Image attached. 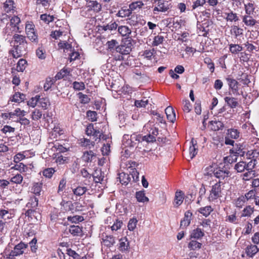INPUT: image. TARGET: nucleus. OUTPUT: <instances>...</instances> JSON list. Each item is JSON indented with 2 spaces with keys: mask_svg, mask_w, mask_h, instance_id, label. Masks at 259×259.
Listing matches in <instances>:
<instances>
[{
  "mask_svg": "<svg viewBox=\"0 0 259 259\" xmlns=\"http://www.w3.org/2000/svg\"><path fill=\"white\" fill-rule=\"evenodd\" d=\"M42 190V184L40 183H35L33 184L31 188V192L36 195H40Z\"/></svg>",
  "mask_w": 259,
  "mask_h": 259,
  "instance_id": "32",
  "label": "nucleus"
},
{
  "mask_svg": "<svg viewBox=\"0 0 259 259\" xmlns=\"http://www.w3.org/2000/svg\"><path fill=\"white\" fill-rule=\"evenodd\" d=\"M132 44L130 40H126L116 48V51L122 55H127L132 51Z\"/></svg>",
  "mask_w": 259,
  "mask_h": 259,
  "instance_id": "6",
  "label": "nucleus"
},
{
  "mask_svg": "<svg viewBox=\"0 0 259 259\" xmlns=\"http://www.w3.org/2000/svg\"><path fill=\"white\" fill-rule=\"evenodd\" d=\"M211 129L214 131H219L224 127V124L220 121H210Z\"/></svg>",
  "mask_w": 259,
  "mask_h": 259,
  "instance_id": "30",
  "label": "nucleus"
},
{
  "mask_svg": "<svg viewBox=\"0 0 259 259\" xmlns=\"http://www.w3.org/2000/svg\"><path fill=\"white\" fill-rule=\"evenodd\" d=\"M118 42L115 39H112L111 40L108 41L106 43L107 49L112 51L114 49L116 50V48L117 47Z\"/></svg>",
  "mask_w": 259,
  "mask_h": 259,
  "instance_id": "46",
  "label": "nucleus"
},
{
  "mask_svg": "<svg viewBox=\"0 0 259 259\" xmlns=\"http://www.w3.org/2000/svg\"><path fill=\"white\" fill-rule=\"evenodd\" d=\"M23 177L21 174H17L11 178L10 182L14 184H20L22 182Z\"/></svg>",
  "mask_w": 259,
  "mask_h": 259,
  "instance_id": "48",
  "label": "nucleus"
},
{
  "mask_svg": "<svg viewBox=\"0 0 259 259\" xmlns=\"http://www.w3.org/2000/svg\"><path fill=\"white\" fill-rule=\"evenodd\" d=\"M25 99V95L19 92L16 93L13 96L12 101L15 102H20L24 101Z\"/></svg>",
  "mask_w": 259,
  "mask_h": 259,
  "instance_id": "41",
  "label": "nucleus"
},
{
  "mask_svg": "<svg viewBox=\"0 0 259 259\" xmlns=\"http://www.w3.org/2000/svg\"><path fill=\"white\" fill-rule=\"evenodd\" d=\"M247 171L243 174V179L244 181H248L255 176V172L254 170H246Z\"/></svg>",
  "mask_w": 259,
  "mask_h": 259,
  "instance_id": "49",
  "label": "nucleus"
},
{
  "mask_svg": "<svg viewBox=\"0 0 259 259\" xmlns=\"http://www.w3.org/2000/svg\"><path fill=\"white\" fill-rule=\"evenodd\" d=\"M224 100L227 105L231 108H235L238 105V102L236 98L231 97H226Z\"/></svg>",
  "mask_w": 259,
  "mask_h": 259,
  "instance_id": "20",
  "label": "nucleus"
},
{
  "mask_svg": "<svg viewBox=\"0 0 259 259\" xmlns=\"http://www.w3.org/2000/svg\"><path fill=\"white\" fill-rule=\"evenodd\" d=\"M145 127L147 128V131L149 134L154 136L156 137L158 134V128L154 127L153 125L151 124V123H148L145 125Z\"/></svg>",
  "mask_w": 259,
  "mask_h": 259,
  "instance_id": "29",
  "label": "nucleus"
},
{
  "mask_svg": "<svg viewBox=\"0 0 259 259\" xmlns=\"http://www.w3.org/2000/svg\"><path fill=\"white\" fill-rule=\"evenodd\" d=\"M96 158V155L93 151H85L82 156V160L87 162H91Z\"/></svg>",
  "mask_w": 259,
  "mask_h": 259,
  "instance_id": "14",
  "label": "nucleus"
},
{
  "mask_svg": "<svg viewBox=\"0 0 259 259\" xmlns=\"http://www.w3.org/2000/svg\"><path fill=\"white\" fill-rule=\"evenodd\" d=\"M28 38L32 41L37 42L38 37L35 31H30L26 33Z\"/></svg>",
  "mask_w": 259,
  "mask_h": 259,
  "instance_id": "55",
  "label": "nucleus"
},
{
  "mask_svg": "<svg viewBox=\"0 0 259 259\" xmlns=\"http://www.w3.org/2000/svg\"><path fill=\"white\" fill-rule=\"evenodd\" d=\"M222 189L221 187V182L217 183L212 185L211 190L210 191V194L208 197L209 201H213L220 197L222 196Z\"/></svg>",
  "mask_w": 259,
  "mask_h": 259,
  "instance_id": "3",
  "label": "nucleus"
},
{
  "mask_svg": "<svg viewBox=\"0 0 259 259\" xmlns=\"http://www.w3.org/2000/svg\"><path fill=\"white\" fill-rule=\"evenodd\" d=\"M201 243L198 242L196 240H191L188 244V247L191 250L199 249L201 247Z\"/></svg>",
  "mask_w": 259,
  "mask_h": 259,
  "instance_id": "40",
  "label": "nucleus"
},
{
  "mask_svg": "<svg viewBox=\"0 0 259 259\" xmlns=\"http://www.w3.org/2000/svg\"><path fill=\"white\" fill-rule=\"evenodd\" d=\"M190 143L191 144V145L190 146L189 149V157L190 159H192L197 154L198 149L197 142L194 141L193 139L191 140Z\"/></svg>",
  "mask_w": 259,
  "mask_h": 259,
  "instance_id": "9",
  "label": "nucleus"
},
{
  "mask_svg": "<svg viewBox=\"0 0 259 259\" xmlns=\"http://www.w3.org/2000/svg\"><path fill=\"white\" fill-rule=\"evenodd\" d=\"M42 116V112L39 110L35 109L31 114V118L34 120H38Z\"/></svg>",
  "mask_w": 259,
  "mask_h": 259,
  "instance_id": "57",
  "label": "nucleus"
},
{
  "mask_svg": "<svg viewBox=\"0 0 259 259\" xmlns=\"http://www.w3.org/2000/svg\"><path fill=\"white\" fill-rule=\"evenodd\" d=\"M37 206H38V199L36 198V197L31 198L29 200V201L26 204V207L28 208L34 209H35V211H36Z\"/></svg>",
  "mask_w": 259,
  "mask_h": 259,
  "instance_id": "34",
  "label": "nucleus"
},
{
  "mask_svg": "<svg viewBox=\"0 0 259 259\" xmlns=\"http://www.w3.org/2000/svg\"><path fill=\"white\" fill-rule=\"evenodd\" d=\"M85 8L87 9V11L82 10L80 12V15L85 17H90V14L89 13L91 11L95 13H98L101 10V5L96 1H90L86 5Z\"/></svg>",
  "mask_w": 259,
  "mask_h": 259,
  "instance_id": "2",
  "label": "nucleus"
},
{
  "mask_svg": "<svg viewBox=\"0 0 259 259\" xmlns=\"http://www.w3.org/2000/svg\"><path fill=\"white\" fill-rule=\"evenodd\" d=\"M88 189L86 187L84 186H78L77 188L73 189V194L76 196H81L84 194Z\"/></svg>",
  "mask_w": 259,
  "mask_h": 259,
  "instance_id": "33",
  "label": "nucleus"
},
{
  "mask_svg": "<svg viewBox=\"0 0 259 259\" xmlns=\"http://www.w3.org/2000/svg\"><path fill=\"white\" fill-rule=\"evenodd\" d=\"M229 50L233 54H237L242 51V47L238 44H231L229 45Z\"/></svg>",
  "mask_w": 259,
  "mask_h": 259,
  "instance_id": "27",
  "label": "nucleus"
},
{
  "mask_svg": "<svg viewBox=\"0 0 259 259\" xmlns=\"http://www.w3.org/2000/svg\"><path fill=\"white\" fill-rule=\"evenodd\" d=\"M119 242V249L122 252L128 251L130 245L127 238L120 239Z\"/></svg>",
  "mask_w": 259,
  "mask_h": 259,
  "instance_id": "17",
  "label": "nucleus"
},
{
  "mask_svg": "<svg viewBox=\"0 0 259 259\" xmlns=\"http://www.w3.org/2000/svg\"><path fill=\"white\" fill-rule=\"evenodd\" d=\"M229 87V89L231 90L233 94L238 95V82L235 79L228 77L226 78Z\"/></svg>",
  "mask_w": 259,
  "mask_h": 259,
  "instance_id": "8",
  "label": "nucleus"
},
{
  "mask_svg": "<svg viewBox=\"0 0 259 259\" xmlns=\"http://www.w3.org/2000/svg\"><path fill=\"white\" fill-rule=\"evenodd\" d=\"M258 251V249L257 247L255 245H250L248 246L246 248V254L252 257L255 254H256Z\"/></svg>",
  "mask_w": 259,
  "mask_h": 259,
  "instance_id": "25",
  "label": "nucleus"
},
{
  "mask_svg": "<svg viewBox=\"0 0 259 259\" xmlns=\"http://www.w3.org/2000/svg\"><path fill=\"white\" fill-rule=\"evenodd\" d=\"M225 14L227 15L226 20L228 21L233 22V21H237L238 20V17H237L236 14L233 13V12H230L229 13H226Z\"/></svg>",
  "mask_w": 259,
  "mask_h": 259,
  "instance_id": "47",
  "label": "nucleus"
},
{
  "mask_svg": "<svg viewBox=\"0 0 259 259\" xmlns=\"http://www.w3.org/2000/svg\"><path fill=\"white\" fill-rule=\"evenodd\" d=\"M151 114L155 116V118L160 123L163 125L165 124V121L163 119V116L156 110L151 111Z\"/></svg>",
  "mask_w": 259,
  "mask_h": 259,
  "instance_id": "36",
  "label": "nucleus"
},
{
  "mask_svg": "<svg viewBox=\"0 0 259 259\" xmlns=\"http://www.w3.org/2000/svg\"><path fill=\"white\" fill-rule=\"evenodd\" d=\"M164 41V37L161 35H157L154 37L152 43V46L156 47L161 44Z\"/></svg>",
  "mask_w": 259,
  "mask_h": 259,
  "instance_id": "51",
  "label": "nucleus"
},
{
  "mask_svg": "<svg viewBox=\"0 0 259 259\" xmlns=\"http://www.w3.org/2000/svg\"><path fill=\"white\" fill-rule=\"evenodd\" d=\"M204 232L202 231V230L197 228L191 232L190 237L191 238L199 239L201 238L204 236Z\"/></svg>",
  "mask_w": 259,
  "mask_h": 259,
  "instance_id": "21",
  "label": "nucleus"
},
{
  "mask_svg": "<svg viewBox=\"0 0 259 259\" xmlns=\"http://www.w3.org/2000/svg\"><path fill=\"white\" fill-rule=\"evenodd\" d=\"M245 8L246 13L248 15L252 14L255 9L254 5L250 3L245 4Z\"/></svg>",
  "mask_w": 259,
  "mask_h": 259,
  "instance_id": "58",
  "label": "nucleus"
},
{
  "mask_svg": "<svg viewBox=\"0 0 259 259\" xmlns=\"http://www.w3.org/2000/svg\"><path fill=\"white\" fill-rule=\"evenodd\" d=\"M243 22L248 26H253L256 23V21L249 16H244L243 18Z\"/></svg>",
  "mask_w": 259,
  "mask_h": 259,
  "instance_id": "37",
  "label": "nucleus"
},
{
  "mask_svg": "<svg viewBox=\"0 0 259 259\" xmlns=\"http://www.w3.org/2000/svg\"><path fill=\"white\" fill-rule=\"evenodd\" d=\"M71 69L69 68H64L61 69L55 76L56 79H61L62 78H67L70 75Z\"/></svg>",
  "mask_w": 259,
  "mask_h": 259,
  "instance_id": "10",
  "label": "nucleus"
},
{
  "mask_svg": "<svg viewBox=\"0 0 259 259\" xmlns=\"http://www.w3.org/2000/svg\"><path fill=\"white\" fill-rule=\"evenodd\" d=\"M27 65V62L25 59H21L17 64L16 70L19 72H23Z\"/></svg>",
  "mask_w": 259,
  "mask_h": 259,
  "instance_id": "35",
  "label": "nucleus"
},
{
  "mask_svg": "<svg viewBox=\"0 0 259 259\" xmlns=\"http://www.w3.org/2000/svg\"><path fill=\"white\" fill-rule=\"evenodd\" d=\"M54 19V17L53 16L48 15L47 14H42L40 15V19L47 24L53 21Z\"/></svg>",
  "mask_w": 259,
  "mask_h": 259,
  "instance_id": "61",
  "label": "nucleus"
},
{
  "mask_svg": "<svg viewBox=\"0 0 259 259\" xmlns=\"http://www.w3.org/2000/svg\"><path fill=\"white\" fill-rule=\"evenodd\" d=\"M155 2L157 3V6L153 9L155 14L156 11L165 12L169 9V4L166 0H155Z\"/></svg>",
  "mask_w": 259,
  "mask_h": 259,
  "instance_id": "7",
  "label": "nucleus"
},
{
  "mask_svg": "<svg viewBox=\"0 0 259 259\" xmlns=\"http://www.w3.org/2000/svg\"><path fill=\"white\" fill-rule=\"evenodd\" d=\"M184 193L182 191H177L175 194L174 205L175 207H178L183 202Z\"/></svg>",
  "mask_w": 259,
  "mask_h": 259,
  "instance_id": "12",
  "label": "nucleus"
},
{
  "mask_svg": "<svg viewBox=\"0 0 259 259\" xmlns=\"http://www.w3.org/2000/svg\"><path fill=\"white\" fill-rule=\"evenodd\" d=\"M72 85L73 89L76 91H82L85 89V85L83 82L74 81Z\"/></svg>",
  "mask_w": 259,
  "mask_h": 259,
  "instance_id": "53",
  "label": "nucleus"
},
{
  "mask_svg": "<svg viewBox=\"0 0 259 259\" xmlns=\"http://www.w3.org/2000/svg\"><path fill=\"white\" fill-rule=\"evenodd\" d=\"M10 20V25H11L13 27V31H15L16 30H19V27L18 26V24L20 23L21 20L19 17L18 16H15L13 17Z\"/></svg>",
  "mask_w": 259,
  "mask_h": 259,
  "instance_id": "24",
  "label": "nucleus"
},
{
  "mask_svg": "<svg viewBox=\"0 0 259 259\" xmlns=\"http://www.w3.org/2000/svg\"><path fill=\"white\" fill-rule=\"evenodd\" d=\"M137 222L138 221L136 219H130L127 225L128 229L130 231H133L136 227Z\"/></svg>",
  "mask_w": 259,
  "mask_h": 259,
  "instance_id": "60",
  "label": "nucleus"
},
{
  "mask_svg": "<svg viewBox=\"0 0 259 259\" xmlns=\"http://www.w3.org/2000/svg\"><path fill=\"white\" fill-rule=\"evenodd\" d=\"M118 178L119 180L120 183L122 185H127L130 181L129 175L125 172L119 173Z\"/></svg>",
  "mask_w": 259,
  "mask_h": 259,
  "instance_id": "26",
  "label": "nucleus"
},
{
  "mask_svg": "<svg viewBox=\"0 0 259 259\" xmlns=\"http://www.w3.org/2000/svg\"><path fill=\"white\" fill-rule=\"evenodd\" d=\"M27 245L23 242H20L15 245L13 250H12L9 254V259H11L15 256H17L22 254L24 250L26 248Z\"/></svg>",
  "mask_w": 259,
  "mask_h": 259,
  "instance_id": "5",
  "label": "nucleus"
},
{
  "mask_svg": "<svg viewBox=\"0 0 259 259\" xmlns=\"http://www.w3.org/2000/svg\"><path fill=\"white\" fill-rule=\"evenodd\" d=\"M256 160L255 159H252L250 160L248 162H246V170H253V169L254 168L255 165L256 164Z\"/></svg>",
  "mask_w": 259,
  "mask_h": 259,
  "instance_id": "62",
  "label": "nucleus"
},
{
  "mask_svg": "<svg viewBox=\"0 0 259 259\" xmlns=\"http://www.w3.org/2000/svg\"><path fill=\"white\" fill-rule=\"evenodd\" d=\"M69 232L74 236H80L82 235V228L78 226H70Z\"/></svg>",
  "mask_w": 259,
  "mask_h": 259,
  "instance_id": "15",
  "label": "nucleus"
},
{
  "mask_svg": "<svg viewBox=\"0 0 259 259\" xmlns=\"http://www.w3.org/2000/svg\"><path fill=\"white\" fill-rule=\"evenodd\" d=\"M212 211L213 208L211 206L200 207L198 210L199 212L205 217H208Z\"/></svg>",
  "mask_w": 259,
  "mask_h": 259,
  "instance_id": "31",
  "label": "nucleus"
},
{
  "mask_svg": "<svg viewBox=\"0 0 259 259\" xmlns=\"http://www.w3.org/2000/svg\"><path fill=\"white\" fill-rule=\"evenodd\" d=\"M213 174L220 181L227 180L231 175L230 171L225 167L216 168L213 170Z\"/></svg>",
  "mask_w": 259,
  "mask_h": 259,
  "instance_id": "4",
  "label": "nucleus"
},
{
  "mask_svg": "<svg viewBox=\"0 0 259 259\" xmlns=\"http://www.w3.org/2000/svg\"><path fill=\"white\" fill-rule=\"evenodd\" d=\"M118 25L115 22H111L110 23L104 25L103 26H101L100 30H104V31H112L116 30L117 28Z\"/></svg>",
  "mask_w": 259,
  "mask_h": 259,
  "instance_id": "22",
  "label": "nucleus"
},
{
  "mask_svg": "<svg viewBox=\"0 0 259 259\" xmlns=\"http://www.w3.org/2000/svg\"><path fill=\"white\" fill-rule=\"evenodd\" d=\"M253 212V208L249 205L244 208L241 217H249Z\"/></svg>",
  "mask_w": 259,
  "mask_h": 259,
  "instance_id": "56",
  "label": "nucleus"
},
{
  "mask_svg": "<svg viewBox=\"0 0 259 259\" xmlns=\"http://www.w3.org/2000/svg\"><path fill=\"white\" fill-rule=\"evenodd\" d=\"M67 220L72 223H78L84 220L83 217L80 215L69 216L67 218Z\"/></svg>",
  "mask_w": 259,
  "mask_h": 259,
  "instance_id": "43",
  "label": "nucleus"
},
{
  "mask_svg": "<svg viewBox=\"0 0 259 259\" xmlns=\"http://www.w3.org/2000/svg\"><path fill=\"white\" fill-rule=\"evenodd\" d=\"M119 33L122 36H129L131 34L132 31L131 29L127 26L122 25L118 28Z\"/></svg>",
  "mask_w": 259,
  "mask_h": 259,
  "instance_id": "19",
  "label": "nucleus"
},
{
  "mask_svg": "<svg viewBox=\"0 0 259 259\" xmlns=\"http://www.w3.org/2000/svg\"><path fill=\"white\" fill-rule=\"evenodd\" d=\"M136 197L137 201L140 202H148L149 199L145 196L144 191H140L137 192L136 193Z\"/></svg>",
  "mask_w": 259,
  "mask_h": 259,
  "instance_id": "28",
  "label": "nucleus"
},
{
  "mask_svg": "<svg viewBox=\"0 0 259 259\" xmlns=\"http://www.w3.org/2000/svg\"><path fill=\"white\" fill-rule=\"evenodd\" d=\"M36 56L41 60H44L46 57V51L45 50L41 47L38 48L36 50Z\"/></svg>",
  "mask_w": 259,
  "mask_h": 259,
  "instance_id": "50",
  "label": "nucleus"
},
{
  "mask_svg": "<svg viewBox=\"0 0 259 259\" xmlns=\"http://www.w3.org/2000/svg\"><path fill=\"white\" fill-rule=\"evenodd\" d=\"M245 202V197H244V196H241L237 199L235 204L236 207L238 208H242V206L244 205Z\"/></svg>",
  "mask_w": 259,
  "mask_h": 259,
  "instance_id": "52",
  "label": "nucleus"
},
{
  "mask_svg": "<svg viewBox=\"0 0 259 259\" xmlns=\"http://www.w3.org/2000/svg\"><path fill=\"white\" fill-rule=\"evenodd\" d=\"M131 13H132V12L131 11L130 9H122L118 11V13L117 14V15L118 17H125L130 16Z\"/></svg>",
  "mask_w": 259,
  "mask_h": 259,
  "instance_id": "59",
  "label": "nucleus"
},
{
  "mask_svg": "<svg viewBox=\"0 0 259 259\" xmlns=\"http://www.w3.org/2000/svg\"><path fill=\"white\" fill-rule=\"evenodd\" d=\"M14 2L12 0H6L4 3L3 8L6 13L14 12Z\"/></svg>",
  "mask_w": 259,
  "mask_h": 259,
  "instance_id": "18",
  "label": "nucleus"
},
{
  "mask_svg": "<svg viewBox=\"0 0 259 259\" xmlns=\"http://www.w3.org/2000/svg\"><path fill=\"white\" fill-rule=\"evenodd\" d=\"M122 143L124 148H133L135 146L133 141H132L131 140H130L129 135H124L122 139Z\"/></svg>",
  "mask_w": 259,
  "mask_h": 259,
  "instance_id": "23",
  "label": "nucleus"
},
{
  "mask_svg": "<svg viewBox=\"0 0 259 259\" xmlns=\"http://www.w3.org/2000/svg\"><path fill=\"white\" fill-rule=\"evenodd\" d=\"M78 97L80 99V102L83 104H87L90 101V99L87 95H84L82 93H79L78 94Z\"/></svg>",
  "mask_w": 259,
  "mask_h": 259,
  "instance_id": "63",
  "label": "nucleus"
},
{
  "mask_svg": "<svg viewBox=\"0 0 259 259\" xmlns=\"http://www.w3.org/2000/svg\"><path fill=\"white\" fill-rule=\"evenodd\" d=\"M14 50L12 51L14 58H17L26 53L27 42L25 36L16 34L13 36Z\"/></svg>",
  "mask_w": 259,
  "mask_h": 259,
  "instance_id": "1",
  "label": "nucleus"
},
{
  "mask_svg": "<svg viewBox=\"0 0 259 259\" xmlns=\"http://www.w3.org/2000/svg\"><path fill=\"white\" fill-rule=\"evenodd\" d=\"M231 33L235 35V37H237L239 35L242 34L243 29L240 28L237 26H233L232 27Z\"/></svg>",
  "mask_w": 259,
  "mask_h": 259,
  "instance_id": "45",
  "label": "nucleus"
},
{
  "mask_svg": "<svg viewBox=\"0 0 259 259\" xmlns=\"http://www.w3.org/2000/svg\"><path fill=\"white\" fill-rule=\"evenodd\" d=\"M55 171L54 168H47L42 171V175L46 178H51Z\"/></svg>",
  "mask_w": 259,
  "mask_h": 259,
  "instance_id": "44",
  "label": "nucleus"
},
{
  "mask_svg": "<svg viewBox=\"0 0 259 259\" xmlns=\"http://www.w3.org/2000/svg\"><path fill=\"white\" fill-rule=\"evenodd\" d=\"M103 241L105 245L110 247L115 243V239L112 236H106L103 238Z\"/></svg>",
  "mask_w": 259,
  "mask_h": 259,
  "instance_id": "38",
  "label": "nucleus"
},
{
  "mask_svg": "<svg viewBox=\"0 0 259 259\" xmlns=\"http://www.w3.org/2000/svg\"><path fill=\"white\" fill-rule=\"evenodd\" d=\"M165 113L167 119L171 122L176 120V114L174 109L171 106H168L165 109Z\"/></svg>",
  "mask_w": 259,
  "mask_h": 259,
  "instance_id": "11",
  "label": "nucleus"
},
{
  "mask_svg": "<svg viewBox=\"0 0 259 259\" xmlns=\"http://www.w3.org/2000/svg\"><path fill=\"white\" fill-rule=\"evenodd\" d=\"M143 5L144 4L142 2L137 1L131 3L129 6V9L132 12V11L141 9Z\"/></svg>",
  "mask_w": 259,
  "mask_h": 259,
  "instance_id": "42",
  "label": "nucleus"
},
{
  "mask_svg": "<svg viewBox=\"0 0 259 259\" xmlns=\"http://www.w3.org/2000/svg\"><path fill=\"white\" fill-rule=\"evenodd\" d=\"M66 185V179L63 177L60 181L59 186H58V193H59L61 192H62Z\"/></svg>",
  "mask_w": 259,
  "mask_h": 259,
  "instance_id": "64",
  "label": "nucleus"
},
{
  "mask_svg": "<svg viewBox=\"0 0 259 259\" xmlns=\"http://www.w3.org/2000/svg\"><path fill=\"white\" fill-rule=\"evenodd\" d=\"M245 165L246 162L240 161L235 165L234 168L238 172H242L245 170H246Z\"/></svg>",
  "mask_w": 259,
  "mask_h": 259,
  "instance_id": "39",
  "label": "nucleus"
},
{
  "mask_svg": "<svg viewBox=\"0 0 259 259\" xmlns=\"http://www.w3.org/2000/svg\"><path fill=\"white\" fill-rule=\"evenodd\" d=\"M79 144L81 147H84L87 149H91L94 147L95 142L91 141L90 140L87 138H82L79 140Z\"/></svg>",
  "mask_w": 259,
  "mask_h": 259,
  "instance_id": "16",
  "label": "nucleus"
},
{
  "mask_svg": "<svg viewBox=\"0 0 259 259\" xmlns=\"http://www.w3.org/2000/svg\"><path fill=\"white\" fill-rule=\"evenodd\" d=\"M228 135L232 139H236L239 137V132L236 129L231 128L228 130Z\"/></svg>",
  "mask_w": 259,
  "mask_h": 259,
  "instance_id": "54",
  "label": "nucleus"
},
{
  "mask_svg": "<svg viewBox=\"0 0 259 259\" xmlns=\"http://www.w3.org/2000/svg\"><path fill=\"white\" fill-rule=\"evenodd\" d=\"M192 215V213L190 211H187L185 213L184 218L181 221V227H186L188 226L191 222V218Z\"/></svg>",
  "mask_w": 259,
  "mask_h": 259,
  "instance_id": "13",
  "label": "nucleus"
}]
</instances>
